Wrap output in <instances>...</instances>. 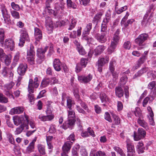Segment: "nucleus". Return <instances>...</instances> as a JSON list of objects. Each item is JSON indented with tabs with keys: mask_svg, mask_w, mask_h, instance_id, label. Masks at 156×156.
I'll use <instances>...</instances> for the list:
<instances>
[{
	"mask_svg": "<svg viewBox=\"0 0 156 156\" xmlns=\"http://www.w3.org/2000/svg\"><path fill=\"white\" fill-rule=\"evenodd\" d=\"M9 71V70L6 67H4L1 73L2 76L4 77H7V74Z\"/></svg>",
	"mask_w": 156,
	"mask_h": 156,
	"instance_id": "obj_41",
	"label": "nucleus"
},
{
	"mask_svg": "<svg viewBox=\"0 0 156 156\" xmlns=\"http://www.w3.org/2000/svg\"><path fill=\"white\" fill-rule=\"evenodd\" d=\"M115 63V60H112L110 62L109 68L111 72L114 71L115 69L114 65Z\"/></svg>",
	"mask_w": 156,
	"mask_h": 156,
	"instance_id": "obj_54",
	"label": "nucleus"
},
{
	"mask_svg": "<svg viewBox=\"0 0 156 156\" xmlns=\"http://www.w3.org/2000/svg\"><path fill=\"white\" fill-rule=\"evenodd\" d=\"M35 53L34 46L31 45L30 49L27 51V61L30 65H33L35 63Z\"/></svg>",
	"mask_w": 156,
	"mask_h": 156,
	"instance_id": "obj_6",
	"label": "nucleus"
},
{
	"mask_svg": "<svg viewBox=\"0 0 156 156\" xmlns=\"http://www.w3.org/2000/svg\"><path fill=\"white\" fill-rule=\"evenodd\" d=\"M36 141V139H34L30 143L29 146L27 148L26 150V153L30 154L33 152L34 148V144Z\"/></svg>",
	"mask_w": 156,
	"mask_h": 156,
	"instance_id": "obj_21",
	"label": "nucleus"
},
{
	"mask_svg": "<svg viewBox=\"0 0 156 156\" xmlns=\"http://www.w3.org/2000/svg\"><path fill=\"white\" fill-rule=\"evenodd\" d=\"M29 129V126L27 125H24V124H21L20 126L17 127L14 131V134L15 135H18L20 134L25 129Z\"/></svg>",
	"mask_w": 156,
	"mask_h": 156,
	"instance_id": "obj_18",
	"label": "nucleus"
},
{
	"mask_svg": "<svg viewBox=\"0 0 156 156\" xmlns=\"http://www.w3.org/2000/svg\"><path fill=\"white\" fill-rule=\"evenodd\" d=\"M143 117L138 118L137 122L140 126L146 129L148 127L147 123L143 119Z\"/></svg>",
	"mask_w": 156,
	"mask_h": 156,
	"instance_id": "obj_25",
	"label": "nucleus"
},
{
	"mask_svg": "<svg viewBox=\"0 0 156 156\" xmlns=\"http://www.w3.org/2000/svg\"><path fill=\"white\" fill-rule=\"evenodd\" d=\"M48 132L51 133H54L56 132V129L55 128V126L52 125L49 128Z\"/></svg>",
	"mask_w": 156,
	"mask_h": 156,
	"instance_id": "obj_62",
	"label": "nucleus"
},
{
	"mask_svg": "<svg viewBox=\"0 0 156 156\" xmlns=\"http://www.w3.org/2000/svg\"><path fill=\"white\" fill-rule=\"evenodd\" d=\"M114 149L119 153L121 156H126L123 150L120 147L115 146L113 148Z\"/></svg>",
	"mask_w": 156,
	"mask_h": 156,
	"instance_id": "obj_40",
	"label": "nucleus"
},
{
	"mask_svg": "<svg viewBox=\"0 0 156 156\" xmlns=\"http://www.w3.org/2000/svg\"><path fill=\"white\" fill-rule=\"evenodd\" d=\"M134 114L135 115L138 117L139 118L143 117L140 108H136V110L134 111Z\"/></svg>",
	"mask_w": 156,
	"mask_h": 156,
	"instance_id": "obj_44",
	"label": "nucleus"
},
{
	"mask_svg": "<svg viewBox=\"0 0 156 156\" xmlns=\"http://www.w3.org/2000/svg\"><path fill=\"white\" fill-rule=\"evenodd\" d=\"M7 136L9 142L12 144H14L15 141L12 137V134L10 133H9L7 134Z\"/></svg>",
	"mask_w": 156,
	"mask_h": 156,
	"instance_id": "obj_59",
	"label": "nucleus"
},
{
	"mask_svg": "<svg viewBox=\"0 0 156 156\" xmlns=\"http://www.w3.org/2000/svg\"><path fill=\"white\" fill-rule=\"evenodd\" d=\"M10 13L14 19H19L20 18V15L17 11L10 10Z\"/></svg>",
	"mask_w": 156,
	"mask_h": 156,
	"instance_id": "obj_37",
	"label": "nucleus"
},
{
	"mask_svg": "<svg viewBox=\"0 0 156 156\" xmlns=\"http://www.w3.org/2000/svg\"><path fill=\"white\" fill-rule=\"evenodd\" d=\"M134 21V20L133 19H129L127 21L126 23H125V22H124V24H122V25H124L125 27H126L129 24H131Z\"/></svg>",
	"mask_w": 156,
	"mask_h": 156,
	"instance_id": "obj_58",
	"label": "nucleus"
},
{
	"mask_svg": "<svg viewBox=\"0 0 156 156\" xmlns=\"http://www.w3.org/2000/svg\"><path fill=\"white\" fill-rule=\"evenodd\" d=\"M109 61L108 57L106 56L105 58H101L99 59L98 61V70L100 72L102 71V67L105 63L108 62Z\"/></svg>",
	"mask_w": 156,
	"mask_h": 156,
	"instance_id": "obj_14",
	"label": "nucleus"
},
{
	"mask_svg": "<svg viewBox=\"0 0 156 156\" xmlns=\"http://www.w3.org/2000/svg\"><path fill=\"white\" fill-rule=\"evenodd\" d=\"M11 6L13 9V10L18 11L20 10V7L18 5L16 4L13 2H12L11 3Z\"/></svg>",
	"mask_w": 156,
	"mask_h": 156,
	"instance_id": "obj_46",
	"label": "nucleus"
},
{
	"mask_svg": "<svg viewBox=\"0 0 156 156\" xmlns=\"http://www.w3.org/2000/svg\"><path fill=\"white\" fill-rule=\"evenodd\" d=\"M92 23H88L83 32L82 37V39L86 41L88 44H93L94 40L92 37L88 36L89 34L90 30L92 28Z\"/></svg>",
	"mask_w": 156,
	"mask_h": 156,
	"instance_id": "obj_2",
	"label": "nucleus"
},
{
	"mask_svg": "<svg viewBox=\"0 0 156 156\" xmlns=\"http://www.w3.org/2000/svg\"><path fill=\"white\" fill-rule=\"evenodd\" d=\"M147 58V57L146 55H143L142 57H140L138 60L137 64L140 66L144 62Z\"/></svg>",
	"mask_w": 156,
	"mask_h": 156,
	"instance_id": "obj_48",
	"label": "nucleus"
},
{
	"mask_svg": "<svg viewBox=\"0 0 156 156\" xmlns=\"http://www.w3.org/2000/svg\"><path fill=\"white\" fill-rule=\"evenodd\" d=\"M144 146V144L142 141L138 142L136 148L139 154L142 153L144 152V150L145 149V147Z\"/></svg>",
	"mask_w": 156,
	"mask_h": 156,
	"instance_id": "obj_22",
	"label": "nucleus"
},
{
	"mask_svg": "<svg viewBox=\"0 0 156 156\" xmlns=\"http://www.w3.org/2000/svg\"><path fill=\"white\" fill-rule=\"evenodd\" d=\"M47 48V47H46L44 48H39L37 50V55L38 57L40 59V61L38 62L40 63L44 60L45 53L46 51Z\"/></svg>",
	"mask_w": 156,
	"mask_h": 156,
	"instance_id": "obj_11",
	"label": "nucleus"
},
{
	"mask_svg": "<svg viewBox=\"0 0 156 156\" xmlns=\"http://www.w3.org/2000/svg\"><path fill=\"white\" fill-rule=\"evenodd\" d=\"M72 144L70 143L69 141L66 142L62 147L63 151L67 152L70 150Z\"/></svg>",
	"mask_w": 156,
	"mask_h": 156,
	"instance_id": "obj_32",
	"label": "nucleus"
},
{
	"mask_svg": "<svg viewBox=\"0 0 156 156\" xmlns=\"http://www.w3.org/2000/svg\"><path fill=\"white\" fill-rule=\"evenodd\" d=\"M34 36L35 39L37 41H39L42 38V34L41 30L38 28H34Z\"/></svg>",
	"mask_w": 156,
	"mask_h": 156,
	"instance_id": "obj_17",
	"label": "nucleus"
},
{
	"mask_svg": "<svg viewBox=\"0 0 156 156\" xmlns=\"http://www.w3.org/2000/svg\"><path fill=\"white\" fill-rule=\"evenodd\" d=\"M116 95L119 98L122 97L124 94V92L122 88L121 87H116L115 89Z\"/></svg>",
	"mask_w": 156,
	"mask_h": 156,
	"instance_id": "obj_28",
	"label": "nucleus"
},
{
	"mask_svg": "<svg viewBox=\"0 0 156 156\" xmlns=\"http://www.w3.org/2000/svg\"><path fill=\"white\" fill-rule=\"evenodd\" d=\"M39 84V81L38 80L37 77H35L34 81L32 79H30L28 87L29 93L30 94L33 93L34 92V88H37Z\"/></svg>",
	"mask_w": 156,
	"mask_h": 156,
	"instance_id": "obj_3",
	"label": "nucleus"
},
{
	"mask_svg": "<svg viewBox=\"0 0 156 156\" xmlns=\"http://www.w3.org/2000/svg\"><path fill=\"white\" fill-rule=\"evenodd\" d=\"M127 156H135V151L133 145L131 143H127Z\"/></svg>",
	"mask_w": 156,
	"mask_h": 156,
	"instance_id": "obj_15",
	"label": "nucleus"
},
{
	"mask_svg": "<svg viewBox=\"0 0 156 156\" xmlns=\"http://www.w3.org/2000/svg\"><path fill=\"white\" fill-rule=\"evenodd\" d=\"M131 47V44L130 41H127L125 42L123 44V47L127 49H129Z\"/></svg>",
	"mask_w": 156,
	"mask_h": 156,
	"instance_id": "obj_61",
	"label": "nucleus"
},
{
	"mask_svg": "<svg viewBox=\"0 0 156 156\" xmlns=\"http://www.w3.org/2000/svg\"><path fill=\"white\" fill-rule=\"evenodd\" d=\"M45 25L47 28H50L52 29L53 27L52 23L51 21L50 17L47 16L46 17Z\"/></svg>",
	"mask_w": 156,
	"mask_h": 156,
	"instance_id": "obj_31",
	"label": "nucleus"
},
{
	"mask_svg": "<svg viewBox=\"0 0 156 156\" xmlns=\"http://www.w3.org/2000/svg\"><path fill=\"white\" fill-rule=\"evenodd\" d=\"M21 124H24V125H27L28 126V123L29 121L28 115L25 114L23 115L20 116Z\"/></svg>",
	"mask_w": 156,
	"mask_h": 156,
	"instance_id": "obj_29",
	"label": "nucleus"
},
{
	"mask_svg": "<svg viewBox=\"0 0 156 156\" xmlns=\"http://www.w3.org/2000/svg\"><path fill=\"white\" fill-rule=\"evenodd\" d=\"M27 68V65L26 64H20L17 68L18 73L21 76L24 75L26 71Z\"/></svg>",
	"mask_w": 156,
	"mask_h": 156,
	"instance_id": "obj_16",
	"label": "nucleus"
},
{
	"mask_svg": "<svg viewBox=\"0 0 156 156\" xmlns=\"http://www.w3.org/2000/svg\"><path fill=\"white\" fill-rule=\"evenodd\" d=\"M76 21L74 18L71 19V22L69 25V27L68 28L69 30H72L76 26Z\"/></svg>",
	"mask_w": 156,
	"mask_h": 156,
	"instance_id": "obj_38",
	"label": "nucleus"
},
{
	"mask_svg": "<svg viewBox=\"0 0 156 156\" xmlns=\"http://www.w3.org/2000/svg\"><path fill=\"white\" fill-rule=\"evenodd\" d=\"M148 37V34L146 33L141 34L135 39V42L136 44L141 45L147 39Z\"/></svg>",
	"mask_w": 156,
	"mask_h": 156,
	"instance_id": "obj_10",
	"label": "nucleus"
},
{
	"mask_svg": "<svg viewBox=\"0 0 156 156\" xmlns=\"http://www.w3.org/2000/svg\"><path fill=\"white\" fill-rule=\"evenodd\" d=\"M38 151L39 153L42 155L45 154V147L43 145L39 144L37 146Z\"/></svg>",
	"mask_w": 156,
	"mask_h": 156,
	"instance_id": "obj_33",
	"label": "nucleus"
},
{
	"mask_svg": "<svg viewBox=\"0 0 156 156\" xmlns=\"http://www.w3.org/2000/svg\"><path fill=\"white\" fill-rule=\"evenodd\" d=\"M50 83V80L48 79H46L43 80L41 84V86L43 87H45L47 86Z\"/></svg>",
	"mask_w": 156,
	"mask_h": 156,
	"instance_id": "obj_47",
	"label": "nucleus"
},
{
	"mask_svg": "<svg viewBox=\"0 0 156 156\" xmlns=\"http://www.w3.org/2000/svg\"><path fill=\"white\" fill-rule=\"evenodd\" d=\"M110 12V11H108L105 14V18L103 20L102 23L101 24V27H105V29L106 28V25L107 23H108L110 19L111 18V14L109 13Z\"/></svg>",
	"mask_w": 156,
	"mask_h": 156,
	"instance_id": "obj_20",
	"label": "nucleus"
},
{
	"mask_svg": "<svg viewBox=\"0 0 156 156\" xmlns=\"http://www.w3.org/2000/svg\"><path fill=\"white\" fill-rule=\"evenodd\" d=\"M66 3L67 5L69 8H73L75 9L76 8V5L71 0H66Z\"/></svg>",
	"mask_w": 156,
	"mask_h": 156,
	"instance_id": "obj_34",
	"label": "nucleus"
},
{
	"mask_svg": "<svg viewBox=\"0 0 156 156\" xmlns=\"http://www.w3.org/2000/svg\"><path fill=\"white\" fill-rule=\"evenodd\" d=\"M100 99L102 103L105 102L108 100V98L104 93H101L100 94Z\"/></svg>",
	"mask_w": 156,
	"mask_h": 156,
	"instance_id": "obj_45",
	"label": "nucleus"
},
{
	"mask_svg": "<svg viewBox=\"0 0 156 156\" xmlns=\"http://www.w3.org/2000/svg\"><path fill=\"white\" fill-rule=\"evenodd\" d=\"M127 9V6L126 5H125L118 10H116V12L117 14H119L124 11L126 10Z\"/></svg>",
	"mask_w": 156,
	"mask_h": 156,
	"instance_id": "obj_55",
	"label": "nucleus"
},
{
	"mask_svg": "<svg viewBox=\"0 0 156 156\" xmlns=\"http://www.w3.org/2000/svg\"><path fill=\"white\" fill-rule=\"evenodd\" d=\"M148 70V68H143L135 74L134 76H133V78L135 79L137 77L140 76L146 72Z\"/></svg>",
	"mask_w": 156,
	"mask_h": 156,
	"instance_id": "obj_26",
	"label": "nucleus"
},
{
	"mask_svg": "<svg viewBox=\"0 0 156 156\" xmlns=\"http://www.w3.org/2000/svg\"><path fill=\"white\" fill-rule=\"evenodd\" d=\"M68 112V120L62 126L64 129L68 128L72 129V127L74 125L76 120L75 113L72 108H69Z\"/></svg>",
	"mask_w": 156,
	"mask_h": 156,
	"instance_id": "obj_1",
	"label": "nucleus"
},
{
	"mask_svg": "<svg viewBox=\"0 0 156 156\" xmlns=\"http://www.w3.org/2000/svg\"><path fill=\"white\" fill-rule=\"evenodd\" d=\"M147 58V57L146 55H143L142 57H140L138 60L137 64L140 66L144 62Z\"/></svg>",
	"mask_w": 156,
	"mask_h": 156,
	"instance_id": "obj_50",
	"label": "nucleus"
},
{
	"mask_svg": "<svg viewBox=\"0 0 156 156\" xmlns=\"http://www.w3.org/2000/svg\"><path fill=\"white\" fill-rule=\"evenodd\" d=\"M105 49V47L103 45H99L94 50V53L96 55H98L101 53Z\"/></svg>",
	"mask_w": 156,
	"mask_h": 156,
	"instance_id": "obj_23",
	"label": "nucleus"
},
{
	"mask_svg": "<svg viewBox=\"0 0 156 156\" xmlns=\"http://www.w3.org/2000/svg\"><path fill=\"white\" fill-rule=\"evenodd\" d=\"M101 33L97 34L95 37L99 42L104 43L107 41V35L108 34L107 29L105 27H101Z\"/></svg>",
	"mask_w": 156,
	"mask_h": 156,
	"instance_id": "obj_4",
	"label": "nucleus"
},
{
	"mask_svg": "<svg viewBox=\"0 0 156 156\" xmlns=\"http://www.w3.org/2000/svg\"><path fill=\"white\" fill-rule=\"evenodd\" d=\"M146 135V131L142 128H139L137 133L134 132V139L135 141H138L144 138Z\"/></svg>",
	"mask_w": 156,
	"mask_h": 156,
	"instance_id": "obj_8",
	"label": "nucleus"
},
{
	"mask_svg": "<svg viewBox=\"0 0 156 156\" xmlns=\"http://www.w3.org/2000/svg\"><path fill=\"white\" fill-rule=\"evenodd\" d=\"M127 78L126 76H122L120 79V84L121 85H124L126 84L127 81Z\"/></svg>",
	"mask_w": 156,
	"mask_h": 156,
	"instance_id": "obj_56",
	"label": "nucleus"
},
{
	"mask_svg": "<svg viewBox=\"0 0 156 156\" xmlns=\"http://www.w3.org/2000/svg\"><path fill=\"white\" fill-rule=\"evenodd\" d=\"M8 102L7 98L5 97L3 94L0 93V102L3 103H6Z\"/></svg>",
	"mask_w": 156,
	"mask_h": 156,
	"instance_id": "obj_53",
	"label": "nucleus"
},
{
	"mask_svg": "<svg viewBox=\"0 0 156 156\" xmlns=\"http://www.w3.org/2000/svg\"><path fill=\"white\" fill-rule=\"evenodd\" d=\"M105 119L109 122H111L112 120L110 115V114L108 112H106L105 115Z\"/></svg>",
	"mask_w": 156,
	"mask_h": 156,
	"instance_id": "obj_60",
	"label": "nucleus"
},
{
	"mask_svg": "<svg viewBox=\"0 0 156 156\" xmlns=\"http://www.w3.org/2000/svg\"><path fill=\"white\" fill-rule=\"evenodd\" d=\"M88 62V60L86 58H82L80 61V65L83 67H85Z\"/></svg>",
	"mask_w": 156,
	"mask_h": 156,
	"instance_id": "obj_52",
	"label": "nucleus"
},
{
	"mask_svg": "<svg viewBox=\"0 0 156 156\" xmlns=\"http://www.w3.org/2000/svg\"><path fill=\"white\" fill-rule=\"evenodd\" d=\"M111 114L114 119L115 124L116 125L119 124L120 123V120L119 117L112 113H111Z\"/></svg>",
	"mask_w": 156,
	"mask_h": 156,
	"instance_id": "obj_57",
	"label": "nucleus"
},
{
	"mask_svg": "<svg viewBox=\"0 0 156 156\" xmlns=\"http://www.w3.org/2000/svg\"><path fill=\"white\" fill-rule=\"evenodd\" d=\"M54 118L53 115H48L47 116H39V119L41 121H48Z\"/></svg>",
	"mask_w": 156,
	"mask_h": 156,
	"instance_id": "obj_27",
	"label": "nucleus"
},
{
	"mask_svg": "<svg viewBox=\"0 0 156 156\" xmlns=\"http://www.w3.org/2000/svg\"><path fill=\"white\" fill-rule=\"evenodd\" d=\"M14 124L16 126H18L20 123L22 124L21 117L20 116H14L13 117Z\"/></svg>",
	"mask_w": 156,
	"mask_h": 156,
	"instance_id": "obj_35",
	"label": "nucleus"
},
{
	"mask_svg": "<svg viewBox=\"0 0 156 156\" xmlns=\"http://www.w3.org/2000/svg\"><path fill=\"white\" fill-rule=\"evenodd\" d=\"M20 42L19 44V46H23L25 41H29L30 39L27 30L23 29L20 31Z\"/></svg>",
	"mask_w": 156,
	"mask_h": 156,
	"instance_id": "obj_5",
	"label": "nucleus"
},
{
	"mask_svg": "<svg viewBox=\"0 0 156 156\" xmlns=\"http://www.w3.org/2000/svg\"><path fill=\"white\" fill-rule=\"evenodd\" d=\"M2 60H4L5 64L8 66L9 65L11 62V57L10 56L6 55L4 58L2 59Z\"/></svg>",
	"mask_w": 156,
	"mask_h": 156,
	"instance_id": "obj_43",
	"label": "nucleus"
},
{
	"mask_svg": "<svg viewBox=\"0 0 156 156\" xmlns=\"http://www.w3.org/2000/svg\"><path fill=\"white\" fill-rule=\"evenodd\" d=\"M5 31L4 29L0 28V43L2 46L4 45V40L5 39Z\"/></svg>",
	"mask_w": 156,
	"mask_h": 156,
	"instance_id": "obj_30",
	"label": "nucleus"
},
{
	"mask_svg": "<svg viewBox=\"0 0 156 156\" xmlns=\"http://www.w3.org/2000/svg\"><path fill=\"white\" fill-rule=\"evenodd\" d=\"M148 16V13H146L144 15L143 19L142 22V24L143 26H146L150 24V22L151 16H150L147 19Z\"/></svg>",
	"mask_w": 156,
	"mask_h": 156,
	"instance_id": "obj_24",
	"label": "nucleus"
},
{
	"mask_svg": "<svg viewBox=\"0 0 156 156\" xmlns=\"http://www.w3.org/2000/svg\"><path fill=\"white\" fill-rule=\"evenodd\" d=\"M62 64L58 59L55 58L53 62V66L55 70L57 71H59L62 68Z\"/></svg>",
	"mask_w": 156,
	"mask_h": 156,
	"instance_id": "obj_19",
	"label": "nucleus"
},
{
	"mask_svg": "<svg viewBox=\"0 0 156 156\" xmlns=\"http://www.w3.org/2000/svg\"><path fill=\"white\" fill-rule=\"evenodd\" d=\"M23 110V108H12L11 112H13L14 114H19L22 113Z\"/></svg>",
	"mask_w": 156,
	"mask_h": 156,
	"instance_id": "obj_36",
	"label": "nucleus"
},
{
	"mask_svg": "<svg viewBox=\"0 0 156 156\" xmlns=\"http://www.w3.org/2000/svg\"><path fill=\"white\" fill-rule=\"evenodd\" d=\"M1 10L4 20V23L9 24L11 23L10 15L4 5L2 6Z\"/></svg>",
	"mask_w": 156,
	"mask_h": 156,
	"instance_id": "obj_7",
	"label": "nucleus"
},
{
	"mask_svg": "<svg viewBox=\"0 0 156 156\" xmlns=\"http://www.w3.org/2000/svg\"><path fill=\"white\" fill-rule=\"evenodd\" d=\"M77 49L80 55H84L86 54L85 50L82 45L77 47Z\"/></svg>",
	"mask_w": 156,
	"mask_h": 156,
	"instance_id": "obj_51",
	"label": "nucleus"
},
{
	"mask_svg": "<svg viewBox=\"0 0 156 156\" xmlns=\"http://www.w3.org/2000/svg\"><path fill=\"white\" fill-rule=\"evenodd\" d=\"M105 152L99 151L96 152L95 156H105Z\"/></svg>",
	"mask_w": 156,
	"mask_h": 156,
	"instance_id": "obj_63",
	"label": "nucleus"
},
{
	"mask_svg": "<svg viewBox=\"0 0 156 156\" xmlns=\"http://www.w3.org/2000/svg\"><path fill=\"white\" fill-rule=\"evenodd\" d=\"M92 78V75L89 74L87 75L79 76L78 78L80 82L83 83H87L90 81Z\"/></svg>",
	"mask_w": 156,
	"mask_h": 156,
	"instance_id": "obj_13",
	"label": "nucleus"
},
{
	"mask_svg": "<svg viewBox=\"0 0 156 156\" xmlns=\"http://www.w3.org/2000/svg\"><path fill=\"white\" fill-rule=\"evenodd\" d=\"M119 42L118 37L117 36L115 35L112 41L110 46L108 49V52L109 54H111L114 52L115 47Z\"/></svg>",
	"mask_w": 156,
	"mask_h": 156,
	"instance_id": "obj_9",
	"label": "nucleus"
},
{
	"mask_svg": "<svg viewBox=\"0 0 156 156\" xmlns=\"http://www.w3.org/2000/svg\"><path fill=\"white\" fill-rule=\"evenodd\" d=\"M147 58V57L146 55H143L142 57H140L138 60L137 64L140 66L144 62Z\"/></svg>",
	"mask_w": 156,
	"mask_h": 156,
	"instance_id": "obj_49",
	"label": "nucleus"
},
{
	"mask_svg": "<svg viewBox=\"0 0 156 156\" xmlns=\"http://www.w3.org/2000/svg\"><path fill=\"white\" fill-rule=\"evenodd\" d=\"M80 153L82 156H87V153L85 149L84 148L81 149Z\"/></svg>",
	"mask_w": 156,
	"mask_h": 156,
	"instance_id": "obj_64",
	"label": "nucleus"
},
{
	"mask_svg": "<svg viewBox=\"0 0 156 156\" xmlns=\"http://www.w3.org/2000/svg\"><path fill=\"white\" fill-rule=\"evenodd\" d=\"M45 10L46 11H47L50 14H53L55 16L56 15L55 11L51 9V7H50L49 5H46V6L45 8Z\"/></svg>",
	"mask_w": 156,
	"mask_h": 156,
	"instance_id": "obj_39",
	"label": "nucleus"
},
{
	"mask_svg": "<svg viewBox=\"0 0 156 156\" xmlns=\"http://www.w3.org/2000/svg\"><path fill=\"white\" fill-rule=\"evenodd\" d=\"M67 104L68 107H71L73 106V105L75 104L74 101L72 98H69L67 99Z\"/></svg>",
	"mask_w": 156,
	"mask_h": 156,
	"instance_id": "obj_42",
	"label": "nucleus"
},
{
	"mask_svg": "<svg viewBox=\"0 0 156 156\" xmlns=\"http://www.w3.org/2000/svg\"><path fill=\"white\" fill-rule=\"evenodd\" d=\"M4 45L5 47L9 49L11 51H13L15 48V43L14 41L10 38L5 40Z\"/></svg>",
	"mask_w": 156,
	"mask_h": 156,
	"instance_id": "obj_12",
	"label": "nucleus"
}]
</instances>
